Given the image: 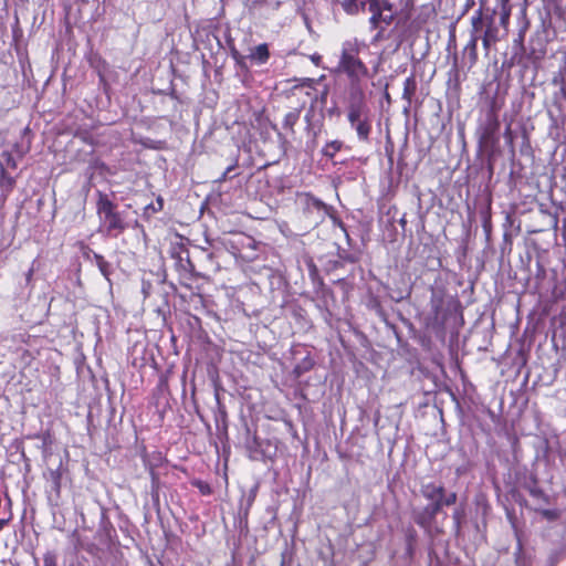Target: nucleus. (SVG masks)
Returning a JSON list of instances; mask_svg holds the SVG:
<instances>
[{
  "mask_svg": "<svg viewBox=\"0 0 566 566\" xmlns=\"http://www.w3.org/2000/svg\"><path fill=\"white\" fill-rule=\"evenodd\" d=\"M368 117V111L364 103L363 88L350 90V103L347 118L349 124L363 120Z\"/></svg>",
  "mask_w": 566,
  "mask_h": 566,
  "instance_id": "obj_5",
  "label": "nucleus"
},
{
  "mask_svg": "<svg viewBox=\"0 0 566 566\" xmlns=\"http://www.w3.org/2000/svg\"><path fill=\"white\" fill-rule=\"evenodd\" d=\"M157 206H159L158 210H160L163 208V200H161V198H158Z\"/></svg>",
  "mask_w": 566,
  "mask_h": 566,
  "instance_id": "obj_29",
  "label": "nucleus"
},
{
  "mask_svg": "<svg viewBox=\"0 0 566 566\" xmlns=\"http://www.w3.org/2000/svg\"><path fill=\"white\" fill-rule=\"evenodd\" d=\"M501 8H510L509 3H510V0H497Z\"/></svg>",
  "mask_w": 566,
  "mask_h": 566,
  "instance_id": "obj_27",
  "label": "nucleus"
},
{
  "mask_svg": "<svg viewBox=\"0 0 566 566\" xmlns=\"http://www.w3.org/2000/svg\"><path fill=\"white\" fill-rule=\"evenodd\" d=\"M478 40H479V35L471 34V39L465 46V49L470 50L472 52V54H474V55H475V51H476Z\"/></svg>",
  "mask_w": 566,
  "mask_h": 566,
  "instance_id": "obj_19",
  "label": "nucleus"
},
{
  "mask_svg": "<svg viewBox=\"0 0 566 566\" xmlns=\"http://www.w3.org/2000/svg\"><path fill=\"white\" fill-rule=\"evenodd\" d=\"M366 10L370 13L369 24L371 29H378L380 36L382 31L391 24L395 19L396 11L388 0H369Z\"/></svg>",
  "mask_w": 566,
  "mask_h": 566,
  "instance_id": "obj_3",
  "label": "nucleus"
},
{
  "mask_svg": "<svg viewBox=\"0 0 566 566\" xmlns=\"http://www.w3.org/2000/svg\"><path fill=\"white\" fill-rule=\"evenodd\" d=\"M234 166H229L224 171L223 174L221 175V177L218 179V181L222 182V181H226L228 178H229V174L230 171L233 169Z\"/></svg>",
  "mask_w": 566,
  "mask_h": 566,
  "instance_id": "obj_22",
  "label": "nucleus"
},
{
  "mask_svg": "<svg viewBox=\"0 0 566 566\" xmlns=\"http://www.w3.org/2000/svg\"><path fill=\"white\" fill-rule=\"evenodd\" d=\"M312 61H313L316 65H318V63H319V61H321V55L314 54V55L312 56Z\"/></svg>",
  "mask_w": 566,
  "mask_h": 566,
  "instance_id": "obj_28",
  "label": "nucleus"
},
{
  "mask_svg": "<svg viewBox=\"0 0 566 566\" xmlns=\"http://www.w3.org/2000/svg\"><path fill=\"white\" fill-rule=\"evenodd\" d=\"M531 494L535 497H545L544 493L538 489L531 490Z\"/></svg>",
  "mask_w": 566,
  "mask_h": 566,
  "instance_id": "obj_23",
  "label": "nucleus"
},
{
  "mask_svg": "<svg viewBox=\"0 0 566 566\" xmlns=\"http://www.w3.org/2000/svg\"><path fill=\"white\" fill-rule=\"evenodd\" d=\"M52 474L54 475L56 485H59V474L56 472H53Z\"/></svg>",
  "mask_w": 566,
  "mask_h": 566,
  "instance_id": "obj_30",
  "label": "nucleus"
},
{
  "mask_svg": "<svg viewBox=\"0 0 566 566\" xmlns=\"http://www.w3.org/2000/svg\"><path fill=\"white\" fill-rule=\"evenodd\" d=\"M501 9H502L501 18H500L501 24L505 25L509 21L511 9L510 8H501Z\"/></svg>",
  "mask_w": 566,
  "mask_h": 566,
  "instance_id": "obj_21",
  "label": "nucleus"
},
{
  "mask_svg": "<svg viewBox=\"0 0 566 566\" xmlns=\"http://www.w3.org/2000/svg\"><path fill=\"white\" fill-rule=\"evenodd\" d=\"M484 34L482 36V43L485 50H489L490 46L499 40L497 33L499 29L495 25V10L491 13L485 14L484 17Z\"/></svg>",
  "mask_w": 566,
  "mask_h": 566,
  "instance_id": "obj_6",
  "label": "nucleus"
},
{
  "mask_svg": "<svg viewBox=\"0 0 566 566\" xmlns=\"http://www.w3.org/2000/svg\"><path fill=\"white\" fill-rule=\"evenodd\" d=\"M17 149L15 153L19 155V157H22L23 154L27 151L24 148H19L17 144L13 145Z\"/></svg>",
  "mask_w": 566,
  "mask_h": 566,
  "instance_id": "obj_24",
  "label": "nucleus"
},
{
  "mask_svg": "<svg viewBox=\"0 0 566 566\" xmlns=\"http://www.w3.org/2000/svg\"><path fill=\"white\" fill-rule=\"evenodd\" d=\"M416 92V80L413 76H409L403 82L402 97L410 101Z\"/></svg>",
  "mask_w": 566,
  "mask_h": 566,
  "instance_id": "obj_14",
  "label": "nucleus"
},
{
  "mask_svg": "<svg viewBox=\"0 0 566 566\" xmlns=\"http://www.w3.org/2000/svg\"><path fill=\"white\" fill-rule=\"evenodd\" d=\"M416 522L421 525V526H424L427 524L426 522V517L424 516H419L416 518Z\"/></svg>",
  "mask_w": 566,
  "mask_h": 566,
  "instance_id": "obj_26",
  "label": "nucleus"
},
{
  "mask_svg": "<svg viewBox=\"0 0 566 566\" xmlns=\"http://www.w3.org/2000/svg\"><path fill=\"white\" fill-rule=\"evenodd\" d=\"M15 187V179L8 175L4 165L0 161V189L3 193H10Z\"/></svg>",
  "mask_w": 566,
  "mask_h": 566,
  "instance_id": "obj_10",
  "label": "nucleus"
},
{
  "mask_svg": "<svg viewBox=\"0 0 566 566\" xmlns=\"http://www.w3.org/2000/svg\"><path fill=\"white\" fill-rule=\"evenodd\" d=\"M43 566H57L56 555L52 552H46L43 556Z\"/></svg>",
  "mask_w": 566,
  "mask_h": 566,
  "instance_id": "obj_18",
  "label": "nucleus"
},
{
  "mask_svg": "<svg viewBox=\"0 0 566 566\" xmlns=\"http://www.w3.org/2000/svg\"><path fill=\"white\" fill-rule=\"evenodd\" d=\"M541 513L547 520H556L558 517L557 511L554 510H543Z\"/></svg>",
  "mask_w": 566,
  "mask_h": 566,
  "instance_id": "obj_20",
  "label": "nucleus"
},
{
  "mask_svg": "<svg viewBox=\"0 0 566 566\" xmlns=\"http://www.w3.org/2000/svg\"><path fill=\"white\" fill-rule=\"evenodd\" d=\"M369 0H343L342 8L348 14H357L366 11Z\"/></svg>",
  "mask_w": 566,
  "mask_h": 566,
  "instance_id": "obj_9",
  "label": "nucleus"
},
{
  "mask_svg": "<svg viewBox=\"0 0 566 566\" xmlns=\"http://www.w3.org/2000/svg\"><path fill=\"white\" fill-rule=\"evenodd\" d=\"M352 128L356 130L359 140L367 142L371 132V123L369 117L350 124Z\"/></svg>",
  "mask_w": 566,
  "mask_h": 566,
  "instance_id": "obj_8",
  "label": "nucleus"
},
{
  "mask_svg": "<svg viewBox=\"0 0 566 566\" xmlns=\"http://www.w3.org/2000/svg\"><path fill=\"white\" fill-rule=\"evenodd\" d=\"M369 53V45L356 38L342 43L336 72L347 76L350 90L361 88V82L373 76L363 60Z\"/></svg>",
  "mask_w": 566,
  "mask_h": 566,
  "instance_id": "obj_1",
  "label": "nucleus"
},
{
  "mask_svg": "<svg viewBox=\"0 0 566 566\" xmlns=\"http://www.w3.org/2000/svg\"><path fill=\"white\" fill-rule=\"evenodd\" d=\"M342 147L343 143L340 140H332L323 147L322 153L325 157L333 158Z\"/></svg>",
  "mask_w": 566,
  "mask_h": 566,
  "instance_id": "obj_13",
  "label": "nucleus"
},
{
  "mask_svg": "<svg viewBox=\"0 0 566 566\" xmlns=\"http://www.w3.org/2000/svg\"><path fill=\"white\" fill-rule=\"evenodd\" d=\"M0 161L3 163L6 169L7 168H13V169L17 168L15 158L13 157L12 153L8 149L2 151Z\"/></svg>",
  "mask_w": 566,
  "mask_h": 566,
  "instance_id": "obj_16",
  "label": "nucleus"
},
{
  "mask_svg": "<svg viewBox=\"0 0 566 566\" xmlns=\"http://www.w3.org/2000/svg\"><path fill=\"white\" fill-rule=\"evenodd\" d=\"M484 17H485V14H483L481 9L476 10L473 13V15L471 17V25H472L471 34L478 35V33L484 29V23H485Z\"/></svg>",
  "mask_w": 566,
  "mask_h": 566,
  "instance_id": "obj_11",
  "label": "nucleus"
},
{
  "mask_svg": "<svg viewBox=\"0 0 566 566\" xmlns=\"http://www.w3.org/2000/svg\"><path fill=\"white\" fill-rule=\"evenodd\" d=\"M33 272H34L33 268H31V269L27 272V274H25V280H27V282H30V281L32 280Z\"/></svg>",
  "mask_w": 566,
  "mask_h": 566,
  "instance_id": "obj_25",
  "label": "nucleus"
},
{
  "mask_svg": "<svg viewBox=\"0 0 566 566\" xmlns=\"http://www.w3.org/2000/svg\"><path fill=\"white\" fill-rule=\"evenodd\" d=\"M95 260L103 276L109 281L111 264L102 255L98 254H95Z\"/></svg>",
  "mask_w": 566,
  "mask_h": 566,
  "instance_id": "obj_15",
  "label": "nucleus"
},
{
  "mask_svg": "<svg viewBox=\"0 0 566 566\" xmlns=\"http://www.w3.org/2000/svg\"><path fill=\"white\" fill-rule=\"evenodd\" d=\"M457 502V493L451 492L449 494H446V491L443 492L442 500L440 502V510L446 505L450 506L453 505Z\"/></svg>",
  "mask_w": 566,
  "mask_h": 566,
  "instance_id": "obj_17",
  "label": "nucleus"
},
{
  "mask_svg": "<svg viewBox=\"0 0 566 566\" xmlns=\"http://www.w3.org/2000/svg\"><path fill=\"white\" fill-rule=\"evenodd\" d=\"M248 57L255 64H264L270 57L268 44L262 43L250 50Z\"/></svg>",
  "mask_w": 566,
  "mask_h": 566,
  "instance_id": "obj_7",
  "label": "nucleus"
},
{
  "mask_svg": "<svg viewBox=\"0 0 566 566\" xmlns=\"http://www.w3.org/2000/svg\"><path fill=\"white\" fill-rule=\"evenodd\" d=\"M443 492L444 488L442 485H438L434 483H427L422 485V495L431 502L424 509V513L428 515L429 520L434 518L436 515L440 512V502L442 500Z\"/></svg>",
  "mask_w": 566,
  "mask_h": 566,
  "instance_id": "obj_4",
  "label": "nucleus"
},
{
  "mask_svg": "<svg viewBox=\"0 0 566 566\" xmlns=\"http://www.w3.org/2000/svg\"><path fill=\"white\" fill-rule=\"evenodd\" d=\"M301 116L300 109H293L285 114L283 118V127L289 129L291 133H294V126L297 124Z\"/></svg>",
  "mask_w": 566,
  "mask_h": 566,
  "instance_id": "obj_12",
  "label": "nucleus"
},
{
  "mask_svg": "<svg viewBox=\"0 0 566 566\" xmlns=\"http://www.w3.org/2000/svg\"><path fill=\"white\" fill-rule=\"evenodd\" d=\"M96 212L99 218V231L106 235L117 237L127 228L123 214L116 210V205L105 193L98 192Z\"/></svg>",
  "mask_w": 566,
  "mask_h": 566,
  "instance_id": "obj_2",
  "label": "nucleus"
}]
</instances>
